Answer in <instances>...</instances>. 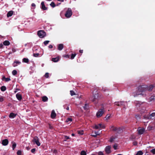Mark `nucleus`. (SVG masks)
<instances>
[{"label": "nucleus", "instance_id": "f257e3e1", "mask_svg": "<svg viewBox=\"0 0 155 155\" xmlns=\"http://www.w3.org/2000/svg\"><path fill=\"white\" fill-rule=\"evenodd\" d=\"M155 87V84H151L149 86L146 85L140 86L138 87L136 94H134V95L135 97L138 95H141L143 97H145L146 95L145 92L147 91H151Z\"/></svg>", "mask_w": 155, "mask_h": 155}, {"label": "nucleus", "instance_id": "f03ea898", "mask_svg": "<svg viewBox=\"0 0 155 155\" xmlns=\"http://www.w3.org/2000/svg\"><path fill=\"white\" fill-rule=\"evenodd\" d=\"M105 110L103 108L100 109L97 112L96 116L97 118H99L102 116L105 112Z\"/></svg>", "mask_w": 155, "mask_h": 155}, {"label": "nucleus", "instance_id": "7ed1b4c3", "mask_svg": "<svg viewBox=\"0 0 155 155\" xmlns=\"http://www.w3.org/2000/svg\"><path fill=\"white\" fill-rule=\"evenodd\" d=\"M144 118L147 120L149 119H153L155 118V112L153 113L149 116L146 115L144 116Z\"/></svg>", "mask_w": 155, "mask_h": 155}, {"label": "nucleus", "instance_id": "20e7f679", "mask_svg": "<svg viewBox=\"0 0 155 155\" xmlns=\"http://www.w3.org/2000/svg\"><path fill=\"white\" fill-rule=\"evenodd\" d=\"M72 15V12L71 8H68L65 14V16L67 18L70 17Z\"/></svg>", "mask_w": 155, "mask_h": 155}, {"label": "nucleus", "instance_id": "39448f33", "mask_svg": "<svg viewBox=\"0 0 155 155\" xmlns=\"http://www.w3.org/2000/svg\"><path fill=\"white\" fill-rule=\"evenodd\" d=\"M110 130L118 133H121L122 131V129L120 127L117 128L114 126H112L110 128Z\"/></svg>", "mask_w": 155, "mask_h": 155}, {"label": "nucleus", "instance_id": "423d86ee", "mask_svg": "<svg viewBox=\"0 0 155 155\" xmlns=\"http://www.w3.org/2000/svg\"><path fill=\"white\" fill-rule=\"evenodd\" d=\"M38 35L40 38H43L46 35V33L43 30H40L38 31Z\"/></svg>", "mask_w": 155, "mask_h": 155}, {"label": "nucleus", "instance_id": "0eeeda50", "mask_svg": "<svg viewBox=\"0 0 155 155\" xmlns=\"http://www.w3.org/2000/svg\"><path fill=\"white\" fill-rule=\"evenodd\" d=\"M104 127V126L101 124H99L97 125L95 124L94 126H93V128L96 129H101V128H103Z\"/></svg>", "mask_w": 155, "mask_h": 155}, {"label": "nucleus", "instance_id": "6e6552de", "mask_svg": "<svg viewBox=\"0 0 155 155\" xmlns=\"http://www.w3.org/2000/svg\"><path fill=\"white\" fill-rule=\"evenodd\" d=\"M32 141L34 143L36 144L38 146L40 145V143L39 141V139L37 137H35L34 138Z\"/></svg>", "mask_w": 155, "mask_h": 155}, {"label": "nucleus", "instance_id": "1a4fd4ad", "mask_svg": "<svg viewBox=\"0 0 155 155\" xmlns=\"http://www.w3.org/2000/svg\"><path fill=\"white\" fill-rule=\"evenodd\" d=\"M137 132L139 134H143L145 131V129L143 128H139L137 130Z\"/></svg>", "mask_w": 155, "mask_h": 155}, {"label": "nucleus", "instance_id": "9d476101", "mask_svg": "<svg viewBox=\"0 0 155 155\" xmlns=\"http://www.w3.org/2000/svg\"><path fill=\"white\" fill-rule=\"evenodd\" d=\"M126 102L124 101H120V102H116L114 103L115 105L118 106H120L121 105H124L125 104H126Z\"/></svg>", "mask_w": 155, "mask_h": 155}, {"label": "nucleus", "instance_id": "9b49d317", "mask_svg": "<svg viewBox=\"0 0 155 155\" xmlns=\"http://www.w3.org/2000/svg\"><path fill=\"white\" fill-rule=\"evenodd\" d=\"M8 143V140L7 139H5L2 140V144L4 146L7 145Z\"/></svg>", "mask_w": 155, "mask_h": 155}, {"label": "nucleus", "instance_id": "f8f14e48", "mask_svg": "<svg viewBox=\"0 0 155 155\" xmlns=\"http://www.w3.org/2000/svg\"><path fill=\"white\" fill-rule=\"evenodd\" d=\"M110 147L108 146L106 147L105 149V150L106 153H109L110 152Z\"/></svg>", "mask_w": 155, "mask_h": 155}, {"label": "nucleus", "instance_id": "ddd939ff", "mask_svg": "<svg viewBox=\"0 0 155 155\" xmlns=\"http://www.w3.org/2000/svg\"><path fill=\"white\" fill-rule=\"evenodd\" d=\"M41 8L44 10H46L47 9V8L46 7L45 5L44 2H42L41 3Z\"/></svg>", "mask_w": 155, "mask_h": 155}, {"label": "nucleus", "instance_id": "4468645a", "mask_svg": "<svg viewBox=\"0 0 155 155\" xmlns=\"http://www.w3.org/2000/svg\"><path fill=\"white\" fill-rule=\"evenodd\" d=\"M56 116V114L55 113L54 110H53L51 112V118H54Z\"/></svg>", "mask_w": 155, "mask_h": 155}, {"label": "nucleus", "instance_id": "2eb2a0df", "mask_svg": "<svg viewBox=\"0 0 155 155\" xmlns=\"http://www.w3.org/2000/svg\"><path fill=\"white\" fill-rule=\"evenodd\" d=\"M16 115V114H15L13 113H11L9 115V117L10 118H14L15 117Z\"/></svg>", "mask_w": 155, "mask_h": 155}, {"label": "nucleus", "instance_id": "dca6fc26", "mask_svg": "<svg viewBox=\"0 0 155 155\" xmlns=\"http://www.w3.org/2000/svg\"><path fill=\"white\" fill-rule=\"evenodd\" d=\"M16 97L19 101L21 100L22 99L21 96L18 93L16 94Z\"/></svg>", "mask_w": 155, "mask_h": 155}, {"label": "nucleus", "instance_id": "f3484780", "mask_svg": "<svg viewBox=\"0 0 155 155\" xmlns=\"http://www.w3.org/2000/svg\"><path fill=\"white\" fill-rule=\"evenodd\" d=\"M13 13V11H9L7 13V17H9L11 16Z\"/></svg>", "mask_w": 155, "mask_h": 155}, {"label": "nucleus", "instance_id": "a211bd4d", "mask_svg": "<svg viewBox=\"0 0 155 155\" xmlns=\"http://www.w3.org/2000/svg\"><path fill=\"white\" fill-rule=\"evenodd\" d=\"M63 48V45L62 44H60L58 46V49L59 50H61Z\"/></svg>", "mask_w": 155, "mask_h": 155}, {"label": "nucleus", "instance_id": "6ab92c4d", "mask_svg": "<svg viewBox=\"0 0 155 155\" xmlns=\"http://www.w3.org/2000/svg\"><path fill=\"white\" fill-rule=\"evenodd\" d=\"M59 59V57H57L56 58H53L52 59V61L54 62H58Z\"/></svg>", "mask_w": 155, "mask_h": 155}, {"label": "nucleus", "instance_id": "aec40b11", "mask_svg": "<svg viewBox=\"0 0 155 155\" xmlns=\"http://www.w3.org/2000/svg\"><path fill=\"white\" fill-rule=\"evenodd\" d=\"M21 63V62L18 61H15L13 64V66L15 67L17 65V64H20Z\"/></svg>", "mask_w": 155, "mask_h": 155}, {"label": "nucleus", "instance_id": "412c9836", "mask_svg": "<svg viewBox=\"0 0 155 155\" xmlns=\"http://www.w3.org/2000/svg\"><path fill=\"white\" fill-rule=\"evenodd\" d=\"M155 99V96H151L149 99V100L150 101H151Z\"/></svg>", "mask_w": 155, "mask_h": 155}, {"label": "nucleus", "instance_id": "4be33fe9", "mask_svg": "<svg viewBox=\"0 0 155 155\" xmlns=\"http://www.w3.org/2000/svg\"><path fill=\"white\" fill-rule=\"evenodd\" d=\"M2 79L3 80H5V81H10L11 79L9 78H6L5 77L2 78Z\"/></svg>", "mask_w": 155, "mask_h": 155}, {"label": "nucleus", "instance_id": "5701e85b", "mask_svg": "<svg viewBox=\"0 0 155 155\" xmlns=\"http://www.w3.org/2000/svg\"><path fill=\"white\" fill-rule=\"evenodd\" d=\"M3 44L5 45H8L10 44V42L8 41H5L4 42Z\"/></svg>", "mask_w": 155, "mask_h": 155}, {"label": "nucleus", "instance_id": "b1692460", "mask_svg": "<svg viewBox=\"0 0 155 155\" xmlns=\"http://www.w3.org/2000/svg\"><path fill=\"white\" fill-rule=\"evenodd\" d=\"M42 101L44 102H45L47 101L48 98L45 96H44L42 97Z\"/></svg>", "mask_w": 155, "mask_h": 155}, {"label": "nucleus", "instance_id": "393cba45", "mask_svg": "<svg viewBox=\"0 0 155 155\" xmlns=\"http://www.w3.org/2000/svg\"><path fill=\"white\" fill-rule=\"evenodd\" d=\"M12 149L13 150H14L16 147V143L13 142H12Z\"/></svg>", "mask_w": 155, "mask_h": 155}, {"label": "nucleus", "instance_id": "a878e982", "mask_svg": "<svg viewBox=\"0 0 155 155\" xmlns=\"http://www.w3.org/2000/svg\"><path fill=\"white\" fill-rule=\"evenodd\" d=\"M23 62L25 63H28V59L26 58H24L22 60Z\"/></svg>", "mask_w": 155, "mask_h": 155}, {"label": "nucleus", "instance_id": "bb28decb", "mask_svg": "<svg viewBox=\"0 0 155 155\" xmlns=\"http://www.w3.org/2000/svg\"><path fill=\"white\" fill-rule=\"evenodd\" d=\"M143 154V152L141 151H139L137 152L135 155H142Z\"/></svg>", "mask_w": 155, "mask_h": 155}, {"label": "nucleus", "instance_id": "cd10ccee", "mask_svg": "<svg viewBox=\"0 0 155 155\" xmlns=\"http://www.w3.org/2000/svg\"><path fill=\"white\" fill-rule=\"evenodd\" d=\"M72 121V119L71 118H67L66 120V122H71Z\"/></svg>", "mask_w": 155, "mask_h": 155}, {"label": "nucleus", "instance_id": "c85d7f7f", "mask_svg": "<svg viewBox=\"0 0 155 155\" xmlns=\"http://www.w3.org/2000/svg\"><path fill=\"white\" fill-rule=\"evenodd\" d=\"M110 114H108L107 115L106 117H105V120H108V119H109L110 118Z\"/></svg>", "mask_w": 155, "mask_h": 155}, {"label": "nucleus", "instance_id": "c756f323", "mask_svg": "<svg viewBox=\"0 0 155 155\" xmlns=\"http://www.w3.org/2000/svg\"><path fill=\"white\" fill-rule=\"evenodd\" d=\"M141 103L139 101L137 102L136 103L137 107L138 108V107H139L141 105Z\"/></svg>", "mask_w": 155, "mask_h": 155}, {"label": "nucleus", "instance_id": "7c9ffc66", "mask_svg": "<svg viewBox=\"0 0 155 155\" xmlns=\"http://www.w3.org/2000/svg\"><path fill=\"white\" fill-rule=\"evenodd\" d=\"M81 155H86V153L85 151L83 150L81 151Z\"/></svg>", "mask_w": 155, "mask_h": 155}, {"label": "nucleus", "instance_id": "2f4dec72", "mask_svg": "<svg viewBox=\"0 0 155 155\" xmlns=\"http://www.w3.org/2000/svg\"><path fill=\"white\" fill-rule=\"evenodd\" d=\"M50 5L53 8H54L55 6V5L54 3L53 2H51V3L50 4Z\"/></svg>", "mask_w": 155, "mask_h": 155}, {"label": "nucleus", "instance_id": "473e14b6", "mask_svg": "<svg viewBox=\"0 0 155 155\" xmlns=\"http://www.w3.org/2000/svg\"><path fill=\"white\" fill-rule=\"evenodd\" d=\"M94 99H97L98 97V93H97L96 94H95L94 95Z\"/></svg>", "mask_w": 155, "mask_h": 155}, {"label": "nucleus", "instance_id": "72a5a7b5", "mask_svg": "<svg viewBox=\"0 0 155 155\" xmlns=\"http://www.w3.org/2000/svg\"><path fill=\"white\" fill-rule=\"evenodd\" d=\"M6 87L5 86H3L1 87V90L2 91H4L6 90Z\"/></svg>", "mask_w": 155, "mask_h": 155}, {"label": "nucleus", "instance_id": "f704fd0d", "mask_svg": "<svg viewBox=\"0 0 155 155\" xmlns=\"http://www.w3.org/2000/svg\"><path fill=\"white\" fill-rule=\"evenodd\" d=\"M12 74L13 75H15L17 73V71L15 70H14L12 71Z\"/></svg>", "mask_w": 155, "mask_h": 155}, {"label": "nucleus", "instance_id": "c9c22d12", "mask_svg": "<svg viewBox=\"0 0 155 155\" xmlns=\"http://www.w3.org/2000/svg\"><path fill=\"white\" fill-rule=\"evenodd\" d=\"M94 133L95 134V135H92V136L94 137H96L97 136V135H99L100 134V133H97L96 132V131H94Z\"/></svg>", "mask_w": 155, "mask_h": 155}, {"label": "nucleus", "instance_id": "e433bc0d", "mask_svg": "<svg viewBox=\"0 0 155 155\" xmlns=\"http://www.w3.org/2000/svg\"><path fill=\"white\" fill-rule=\"evenodd\" d=\"M76 55V54H72L71 56V59H73Z\"/></svg>", "mask_w": 155, "mask_h": 155}, {"label": "nucleus", "instance_id": "4c0bfd02", "mask_svg": "<svg viewBox=\"0 0 155 155\" xmlns=\"http://www.w3.org/2000/svg\"><path fill=\"white\" fill-rule=\"evenodd\" d=\"M137 120H139L140 118V115H137L135 116Z\"/></svg>", "mask_w": 155, "mask_h": 155}, {"label": "nucleus", "instance_id": "58836bf2", "mask_svg": "<svg viewBox=\"0 0 155 155\" xmlns=\"http://www.w3.org/2000/svg\"><path fill=\"white\" fill-rule=\"evenodd\" d=\"M83 107L84 110H87L88 107V105L87 104H86L85 105V106Z\"/></svg>", "mask_w": 155, "mask_h": 155}, {"label": "nucleus", "instance_id": "ea45409f", "mask_svg": "<svg viewBox=\"0 0 155 155\" xmlns=\"http://www.w3.org/2000/svg\"><path fill=\"white\" fill-rule=\"evenodd\" d=\"M17 154L18 155H21V151L20 150H18L17 152Z\"/></svg>", "mask_w": 155, "mask_h": 155}, {"label": "nucleus", "instance_id": "a19ab883", "mask_svg": "<svg viewBox=\"0 0 155 155\" xmlns=\"http://www.w3.org/2000/svg\"><path fill=\"white\" fill-rule=\"evenodd\" d=\"M70 94L71 96L75 95L74 92L72 91H70Z\"/></svg>", "mask_w": 155, "mask_h": 155}, {"label": "nucleus", "instance_id": "79ce46f5", "mask_svg": "<svg viewBox=\"0 0 155 155\" xmlns=\"http://www.w3.org/2000/svg\"><path fill=\"white\" fill-rule=\"evenodd\" d=\"M117 144H115L113 146V147L115 150H116L117 149Z\"/></svg>", "mask_w": 155, "mask_h": 155}, {"label": "nucleus", "instance_id": "37998d69", "mask_svg": "<svg viewBox=\"0 0 155 155\" xmlns=\"http://www.w3.org/2000/svg\"><path fill=\"white\" fill-rule=\"evenodd\" d=\"M49 42V41H46L44 42V43L45 45H46Z\"/></svg>", "mask_w": 155, "mask_h": 155}, {"label": "nucleus", "instance_id": "c03bdc74", "mask_svg": "<svg viewBox=\"0 0 155 155\" xmlns=\"http://www.w3.org/2000/svg\"><path fill=\"white\" fill-rule=\"evenodd\" d=\"M78 134L80 135H82L83 134V130L78 131Z\"/></svg>", "mask_w": 155, "mask_h": 155}, {"label": "nucleus", "instance_id": "a18cd8bd", "mask_svg": "<svg viewBox=\"0 0 155 155\" xmlns=\"http://www.w3.org/2000/svg\"><path fill=\"white\" fill-rule=\"evenodd\" d=\"M44 76L45 78H48L49 77V73H46L45 75Z\"/></svg>", "mask_w": 155, "mask_h": 155}, {"label": "nucleus", "instance_id": "49530a36", "mask_svg": "<svg viewBox=\"0 0 155 155\" xmlns=\"http://www.w3.org/2000/svg\"><path fill=\"white\" fill-rule=\"evenodd\" d=\"M64 137L65 139L64 140V141H66V139H69L70 138L69 137H68V136H65Z\"/></svg>", "mask_w": 155, "mask_h": 155}, {"label": "nucleus", "instance_id": "de8ad7c7", "mask_svg": "<svg viewBox=\"0 0 155 155\" xmlns=\"http://www.w3.org/2000/svg\"><path fill=\"white\" fill-rule=\"evenodd\" d=\"M31 5L32 7H33V8H32V9H35V8L36 5L34 3H32Z\"/></svg>", "mask_w": 155, "mask_h": 155}, {"label": "nucleus", "instance_id": "09e8293b", "mask_svg": "<svg viewBox=\"0 0 155 155\" xmlns=\"http://www.w3.org/2000/svg\"><path fill=\"white\" fill-rule=\"evenodd\" d=\"M114 138L111 137L110 138L109 141L110 142H112L114 141Z\"/></svg>", "mask_w": 155, "mask_h": 155}, {"label": "nucleus", "instance_id": "8fccbe9b", "mask_svg": "<svg viewBox=\"0 0 155 155\" xmlns=\"http://www.w3.org/2000/svg\"><path fill=\"white\" fill-rule=\"evenodd\" d=\"M150 151L151 153H152L153 154H155V149H153L150 150Z\"/></svg>", "mask_w": 155, "mask_h": 155}, {"label": "nucleus", "instance_id": "3c124183", "mask_svg": "<svg viewBox=\"0 0 155 155\" xmlns=\"http://www.w3.org/2000/svg\"><path fill=\"white\" fill-rule=\"evenodd\" d=\"M98 155H103L104 154L102 152L100 151L98 153Z\"/></svg>", "mask_w": 155, "mask_h": 155}, {"label": "nucleus", "instance_id": "603ef678", "mask_svg": "<svg viewBox=\"0 0 155 155\" xmlns=\"http://www.w3.org/2000/svg\"><path fill=\"white\" fill-rule=\"evenodd\" d=\"M4 101V98L3 97H0V102H2Z\"/></svg>", "mask_w": 155, "mask_h": 155}, {"label": "nucleus", "instance_id": "864d4df0", "mask_svg": "<svg viewBox=\"0 0 155 155\" xmlns=\"http://www.w3.org/2000/svg\"><path fill=\"white\" fill-rule=\"evenodd\" d=\"M39 54L38 53H36V54H34V56L35 57H37L39 55Z\"/></svg>", "mask_w": 155, "mask_h": 155}, {"label": "nucleus", "instance_id": "5fc2aeb1", "mask_svg": "<svg viewBox=\"0 0 155 155\" xmlns=\"http://www.w3.org/2000/svg\"><path fill=\"white\" fill-rule=\"evenodd\" d=\"M35 150L36 149L35 148L31 150V152L32 153H35Z\"/></svg>", "mask_w": 155, "mask_h": 155}, {"label": "nucleus", "instance_id": "6e6d98bb", "mask_svg": "<svg viewBox=\"0 0 155 155\" xmlns=\"http://www.w3.org/2000/svg\"><path fill=\"white\" fill-rule=\"evenodd\" d=\"M137 143L136 141H134L133 142V144L135 146L137 145Z\"/></svg>", "mask_w": 155, "mask_h": 155}, {"label": "nucleus", "instance_id": "4d7b16f0", "mask_svg": "<svg viewBox=\"0 0 155 155\" xmlns=\"http://www.w3.org/2000/svg\"><path fill=\"white\" fill-rule=\"evenodd\" d=\"M49 48H52L53 46L51 45H50L48 46Z\"/></svg>", "mask_w": 155, "mask_h": 155}, {"label": "nucleus", "instance_id": "13d9d810", "mask_svg": "<svg viewBox=\"0 0 155 155\" xmlns=\"http://www.w3.org/2000/svg\"><path fill=\"white\" fill-rule=\"evenodd\" d=\"M64 57L68 58L69 57V55H65V56H64Z\"/></svg>", "mask_w": 155, "mask_h": 155}, {"label": "nucleus", "instance_id": "bf43d9fd", "mask_svg": "<svg viewBox=\"0 0 155 155\" xmlns=\"http://www.w3.org/2000/svg\"><path fill=\"white\" fill-rule=\"evenodd\" d=\"M79 52L81 53H82L83 52V50H80L79 51Z\"/></svg>", "mask_w": 155, "mask_h": 155}, {"label": "nucleus", "instance_id": "052dcab7", "mask_svg": "<svg viewBox=\"0 0 155 155\" xmlns=\"http://www.w3.org/2000/svg\"><path fill=\"white\" fill-rule=\"evenodd\" d=\"M12 51L13 52H14L16 51V50L15 49L13 48L12 49Z\"/></svg>", "mask_w": 155, "mask_h": 155}, {"label": "nucleus", "instance_id": "680f3d73", "mask_svg": "<svg viewBox=\"0 0 155 155\" xmlns=\"http://www.w3.org/2000/svg\"><path fill=\"white\" fill-rule=\"evenodd\" d=\"M57 150H54V151H53V153H57Z\"/></svg>", "mask_w": 155, "mask_h": 155}, {"label": "nucleus", "instance_id": "e2e57ef3", "mask_svg": "<svg viewBox=\"0 0 155 155\" xmlns=\"http://www.w3.org/2000/svg\"><path fill=\"white\" fill-rule=\"evenodd\" d=\"M26 148L27 150H29L30 149L28 147H26Z\"/></svg>", "mask_w": 155, "mask_h": 155}, {"label": "nucleus", "instance_id": "0e129e2a", "mask_svg": "<svg viewBox=\"0 0 155 155\" xmlns=\"http://www.w3.org/2000/svg\"><path fill=\"white\" fill-rule=\"evenodd\" d=\"M96 132L97 133H100V134L101 133V132H100V131H96Z\"/></svg>", "mask_w": 155, "mask_h": 155}, {"label": "nucleus", "instance_id": "69168bd1", "mask_svg": "<svg viewBox=\"0 0 155 155\" xmlns=\"http://www.w3.org/2000/svg\"><path fill=\"white\" fill-rule=\"evenodd\" d=\"M66 109L67 110H69V107H67L66 108Z\"/></svg>", "mask_w": 155, "mask_h": 155}, {"label": "nucleus", "instance_id": "338daca9", "mask_svg": "<svg viewBox=\"0 0 155 155\" xmlns=\"http://www.w3.org/2000/svg\"><path fill=\"white\" fill-rule=\"evenodd\" d=\"M59 1L63 2L64 1V0H58Z\"/></svg>", "mask_w": 155, "mask_h": 155}, {"label": "nucleus", "instance_id": "774afa93", "mask_svg": "<svg viewBox=\"0 0 155 155\" xmlns=\"http://www.w3.org/2000/svg\"><path fill=\"white\" fill-rule=\"evenodd\" d=\"M71 135L72 136H74V134H72Z\"/></svg>", "mask_w": 155, "mask_h": 155}]
</instances>
